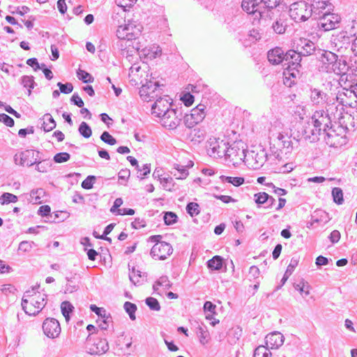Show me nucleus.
<instances>
[{
  "instance_id": "29",
  "label": "nucleus",
  "mask_w": 357,
  "mask_h": 357,
  "mask_svg": "<svg viewBox=\"0 0 357 357\" xmlns=\"http://www.w3.org/2000/svg\"><path fill=\"white\" fill-rule=\"evenodd\" d=\"M310 96L313 105H323L329 100L328 95L318 89H311Z\"/></svg>"
},
{
  "instance_id": "46",
  "label": "nucleus",
  "mask_w": 357,
  "mask_h": 357,
  "mask_svg": "<svg viewBox=\"0 0 357 357\" xmlns=\"http://www.w3.org/2000/svg\"><path fill=\"white\" fill-rule=\"evenodd\" d=\"M61 312L63 317L66 318V321H68L70 319V313L74 309V307L69 301H63L61 305Z\"/></svg>"
},
{
  "instance_id": "60",
  "label": "nucleus",
  "mask_w": 357,
  "mask_h": 357,
  "mask_svg": "<svg viewBox=\"0 0 357 357\" xmlns=\"http://www.w3.org/2000/svg\"><path fill=\"white\" fill-rule=\"evenodd\" d=\"M70 155L66 152L56 153L54 156V161L56 163H62L69 160Z\"/></svg>"
},
{
  "instance_id": "52",
  "label": "nucleus",
  "mask_w": 357,
  "mask_h": 357,
  "mask_svg": "<svg viewBox=\"0 0 357 357\" xmlns=\"http://www.w3.org/2000/svg\"><path fill=\"white\" fill-rule=\"evenodd\" d=\"M128 40L126 38H119L113 43L112 47L114 50L124 51L127 47Z\"/></svg>"
},
{
  "instance_id": "19",
  "label": "nucleus",
  "mask_w": 357,
  "mask_h": 357,
  "mask_svg": "<svg viewBox=\"0 0 357 357\" xmlns=\"http://www.w3.org/2000/svg\"><path fill=\"white\" fill-rule=\"evenodd\" d=\"M296 49L302 56L316 55L318 51L316 45L306 38H299L296 43Z\"/></svg>"
},
{
  "instance_id": "28",
  "label": "nucleus",
  "mask_w": 357,
  "mask_h": 357,
  "mask_svg": "<svg viewBox=\"0 0 357 357\" xmlns=\"http://www.w3.org/2000/svg\"><path fill=\"white\" fill-rule=\"evenodd\" d=\"M286 58L284 61L288 63V66H291L294 68H301V56L297 50H290L285 53Z\"/></svg>"
},
{
  "instance_id": "42",
  "label": "nucleus",
  "mask_w": 357,
  "mask_h": 357,
  "mask_svg": "<svg viewBox=\"0 0 357 357\" xmlns=\"http://www.w3.org/2000/svg\"><path fill=\"white\" fill-rule=\"evenodd\" d=\"M36 169L42 173L47 172L52 166V163L50 161H47L45 160H42L41 158L38 160H37V162L35 164Z\"/></svg>"
},
{
  "instance_id": "61",
  "label": "nucleus",
  "mask_w": 357,
  "mask_h": 357,
  "mask_svg": "<svg viewBox=\"0 0 357 357\" xmlns=\"http://www.w3.org/2000/svg\"><path fill=\"white\" fill-rule=\"evenodd\" d=\"M187 212L192 216H195L199 214V205L195 202H190L186 206Z\"/></svg>"
},
{
  "instance_id": "40",
  "label": "nucleus",
  "mask_w": 357,
  "mask_h": 357,
  "mask_svg": "<svg viewBox=\"0 0 357 357\" xmlns=\"http://www.w3.org/2000/svg\"><path fill=\"white\" fill-rule=\"evenodd\" d=\"M21 84L24 88L28 89V95L31 93V89L34 87V79L33 76L24 75L21 77Z\"/></svg>"
},
{
  "instance_id": "50",
  "label": "nucleus",
  "mask_w": 357,
  "mask_h": 357,
  "mask_svg": "<svg viewBox=\"0 0 357 357\" xmlns=\"http://www.w3.org/2000/svg\"><path fill=\"white\" fill-rule=\"evenodd\" d=\"M333 201L337 204H342L344 202L343 192L340 188H334L332 190Z\"/></svg>"
},
{
  "instance_id": "3",
  "label": "nucleus",
  "mask_w": 357,
  "mask_h": 357,
  "mask_svg": "<svg viewBox=\"0 0 357 357\" xmlns=\"http://www.w3.org/2000/svg\"><path fill=\"white\" fill-rule=\"evenodd\" d=\"M289 16L295 22H305L310 17H314V13L308 2L296 1L290 5Z\"/></svg>"
},
{
  "instance_id": "7",
  "label": "nucleus",
  "mask_w": 357,
  "mask_h": 357,
  "mask_svg": "<svg viewBox=\"0 0 357 357\" xmlns=\"http://www.w3.org/2000/svg\"><path fill=\"white\" fill-rule=\"evenodd\" d=\"M160 85L158 81L150 79L144 84L139 89V96L144 101H151L158 98L160 92Z\"/></svg>"
},
{
  "instance_id": "10",
  "label": "nucleus",
  "mask_w": 357,
  "mask_h": 357,
  "mask_svg": "<svg viewBox=\"0 0 357 357\" xmlns=\"http://www.w3.org/2000/svg\"><path fill=\"white\" fill-rule=\"evenodd\" d=\"M40 151L34 150H25L16 153L14 155V161L15 164L21 166L31 167L37 162V160L40 159Z\"/></svg>"
},
{
  "instance_id": "53",
  "label": "nucleus",
  "mask_w": 357,
  "mask_h": 357,
  "mask_svg": "<svg viewBox=\"0 0 357 357\" xmlns=\"http://www.w3.org/2000/svg\"><path fill=\"white\" fill-rule=\"evenodd\" d=\"M299 68H294L291 66H288V67L284 71V76H288L292 79H296V77L299 75Z\"/></svg>"
},
{
  "instance_id": "18",
  "label": "nucleus",
  "mask_w": 357,
  "mask_h": 357,
  "mask_svg": "<svg viewBox=\"0 0 357 357\" xmlns=\"http://www.w3.org/2000/svg\"><path fill=\"white\" fill-rule=\"evenodd\" d=\"M43 330L49 338H56L61 333L59 322L54 318H47L43 321Z\"/></svg>"
},
{
  "instance_id": "63",
  "label": "nucleus",
  "mask_w": 357,
  "mask_h": 357,
  "mask_svg": "<svg viewBox=\"0 0 357 357\" xmlns=\"http://www.w3.org/2000/svg\"><path fill=\"white\" fill-rule=\"evenodd\" d=\"M90 309L92 312H95L100 319L105 318L108 316L106 310L102 307H98L96 305H91Z\"/></svg>"
},
{
  "instance_id": "20",
  "label": "nucleus",
  "mask_w": 357,
  "mask_h": 357,
  "mask_svg": "<svg viewBox=\"0 0 357 357\" xmlns=\"http://www.w3.org/2000/svg\"><path fill=\"white\" fill-rule=\"evenodd\" d=\"M289 27V18L285 13H280L271 24V29L276 34L285 33Z\"/></svg>"
},
{
  "instance_id": "43",
  "label": "nucleus",
  "mask_w": 357,
  "mask_h": 357,
  "mask_svg": "<svg viewBox=\"0 0 357 357\" xmlns=\"http://www.w3.org/2000/svg\"><path fill=\"white\" fill-rule=\"evenodd\" d=\"M220 178L222 182H227L229 183H231L236 187L240 186L244 183V178L243 177H231L221 176Z\"/></svg>"
},
{
  "instance_id": "14",
  "label": "nucleus",
  "mask_w": 357,
  "mask_h": 357,
  "mask_svg": "<svg viewBox=\"0 0 357 357\" xmlns=\"http://www.w3.org/2000/svg\"><path fill=\"white\" fill-rule=\"evenodd\" d=\"M172 100L167 96L162 98L159 96L155 99V102L151 107L152 114L159 119L165 114L167 111L170 110Z\"/></svg>"
},
{
  "instance_id": "16",
  "label": "nucleus",
  "mask_w": 357,
  "mask_h": 357,
  "mask_svg": "<svg viewBox=\"0 0 357 357\" xmlns=\"http://www.w3.org/2000/svg\"><path fill=\"white\" fill-rule=\"evenodd\" d=\"M173 248L172 245L167 242L155 243L151 250V255L153 258L159 260H164L168 256L172 254Z\"/></svg>"
},
{
  "instance_id": "64",
  "label": "nucleus",
  "mask_w": 357,
  "mask_h": 357,
  "mask_svg": "<svg viewBox=\"0 0 357 357\" xmlns=\"http://www.w3.org/2000/svg\"><path fill=\"white\" fill-rule=\"evenodd\" d=\"M0 122L3 123L8 127H13L14 126L13 119L4 113L0 114Z\"/></svg>"
},
{
  "instance_id": "56",
  "label": "nucleus",
  "mask_w": 357,
  "mask_h": 357,
  "mask_svg": "<svg viewBox=\"0 0 357 357\" xmlns=\"http://www.w3.org/2000/svg\"><path fill=\"white\" fill-rule=\"evenodd\" d=\"M100 138L102 142L109 145H114L116 144V139L107 131H104Z\"/></svg>"
},
{
  "instance_id": "21",
  "label": "nucleus",
  "mask_w": 357,
  "mask_h": 357,
  "mask_svg": "<svg viewBox=\"0 0 357 357\" xmlns=\"http://www.w3.org/2000/svg\"><path fill=\"white\" fill-rule=\"evenodd\" d=\"M354 66L349 67L346 61V58L344 56H336V61H334L333 65L331 66V68L328 73H334L338 75H344L348 72L349 69H352Z\"/></svg>"
},
{
  "instance_id": "47",
  "label": "nucleus",
  "mask_w": 357,
  "mask_h": 357,
  "mask_svg": "<svg viewBox=\"0 0 357 357\" xmlns=\"http://www.w3.org/2000/svg\"><path fill=\"white\" fill-rule=\"evenodd\" d=\"M78 131L84 138H89L92 135L91 127L86 123L82 122L79 126Z\"/></svg>"
},
{
  "instance_id": "39",
  "label": "nucleus",
  "mask_w": 357,
  "mask_h": 357,
  "mask_svg": "<svg viewBox=\"0 0 357 357\" xmlns=\"http://www.w3.org/2000/svg\"><path fill=\"white\" fill-rule=\"evenodd\" d=\"M45 195V190L43 188H38L36 190H32L30 192V197L31 198V202L35 204H40L43 201V197Z\"/></svg>"
},
{
  "instance_id": "32",
  "label": "nucleus",
  "mask_w": 357,
  "mask_h": 357,
  "mask_svg": "<svg viewBox=\"0 0 357 357\" xmlns=\"http://www.w3.org/2000/svg\"><path fill=\"white\" fill-rule=\"evenodd\" d=\"M298 259H296L295 257L291 258L290 263H289V266H287V268L281 280V282H280L281 284L280 286H278L277 287V289H279L280 288H281V287H282L285 284V282H287V280H288L289 276L294 272V268L298 266Z\"/></svg>"
},
{
  "instance_id": "30",
  "label": "nucleus",
  "mask_w": 357,
  "mask_h": 357,
  "mask_svg": "<svg viewBox=\"0 0 357 357\" xmlns=\"http://www.w3.org/2000/svg\"><path fill=\"white\" fill-rule=\"evenodd\" d=\"M206 106L202 104L198 105L196 107L191 110L190 116V119H194V122L200 123L206 116Z\"/></svg>"
},
{
  "instance_id": "33",
  "label": "nucleus",
  "mask_w": 357,
  "mask_h": 357,
  "mask_svg": "<svg viewBox=\"0 0 357 357\" xmlns=\"http://www.w3.org/2000/svg\"><path fill=\"white\" fill-rule=\"evenodd\" d=\"M43 123L41 128L45 132L52 130L56 126L54 119L50 114H45L43 117Z\"/></svg>"
},
{
  "instance_id": "45",
  "label": "nucleus",
  "mask_w": 357,
  "mask_h": 357,
  "mask_svg": "<svg viewBox=\"0 0 357 357\" xmlns=\"http://www.w3.org/2000/svg\"><path fill=\"white\" fill-rule=\"evenodd\" d=\"M17 202V197L9 192H4L0 197V204H8L10 203H15Z\"/></svg>"
},
{
  "instance_id": "1",
  "label": "nucleus",
  "mask_w": 357,
  "mask_h": 357,
  "mask_svg": "<svg viewBox=\"0 0 357 357\" xmlns=\"http://www.w3.org/2000/svg\"><path fill=\"white\" fill-rule=\"evenodd\" d=\"M39 286L25 291L22 298V307L24 312L30 316H36L47 304V295H36L35 290Z\"/></svg>"
},
{
  "instance_id": "12",
  "label": "nucleus",
  "mask_w": 357,
  "mask_h": 357,
  "mask_svg": "<svg viewBox=\"0 0 357 357\" xmlns=\"http://www.w3.org/2000/svg\"><path fill=\"white\" fill-rule=\"evenodd\" d=\"M141 33L140 27L130 23L119 26L116 30V36L119 38H126L128 41L137 38Z\"/></svg>"
},
{
  "instance_id": "38",
  "label": "nucleus",
  "mask_w": 357,
  "mask_h": 357,
  "mask_svg": "<svg viewBox=\"0 0 357 357\" xmlns=\"http://www.w3.org/2000/svg\"><path fill=\"white\" fill-rule=\"evenodd\" d=\"M349 95V93L344 91H338L335 96V98H333L332 101H335L337 104L342 105V107H344L349 105V103L347 101L346 98Z\"/></svg>"
},
{
  "instance_id": "62",
  "label": "nucleus",
  "mask_w": 357,
  "mask_h": 357,
  "mask_svg": "<svg viewBox=\"0 0 357 357\" xmlns=\"http://www.w3.org/2000/svg\"><path fill=\"white\" fill-rule=\"evenodd\" d=\"M57 86L59 88L60 92L68 94L73 91V86L71 83L63 84L61 82H58Z\"/></svg>"
},
{
  "instance_id": "25",
  "label": "nucleus",
  "mask_w": 357,
  "mask_h": 357,
  "mask_svg": "<svg viewBox=\"0 0 357 357\" xmlns=\"http://www.w3.org/2000/svg\"><path fill=\"white\" fill-rule=\"evenodd\" d=\"M252 162L250 165L255 169L261 168L268 160V155L265 149H260L259 151L251 152Z\"/></svg>"
},
{
  "instance_id": "15",
  "label": "nucleus",
  "mask_w": 357,
  "mask_h": 357,
  "mask_svg": "<svg viewBox=\"0 0 357 357\" xmlns=\"http://www.w3.org/2000/svg\"><path fill=\"white\" fill-rule=\"evenodd\" d=\"M262 0H243L242 9L248 14H252L256 18H262L264 11L261 10Z\"/></svg>"
},
{
  "instance_id": "4",
  "label": "nucleus",
  "mask_w": 357,
  "mask_h": 357,
  "mask_svg": "<svg viewBox=\"0 0 357 357\" xmlns=\"http://www.w3.org/2000/svg\"><path fill=\"white\" fill-rule=\"evenodd\" d=\"M245 153L246 149L243 143L235 142L228 146L225 158L231 162L234 167H238L244 161L246 157Z\"/></svg>"
},
{
  "instance_id": "22",
  "label": "nucleus",
  "mask_w": 357,
  "mask_h": 357,
  "mask_svg": "<svg viewBox=\"0 0 357 357\" xmlns=\"http://www.w3.org/2000/svg\"><path fill=\"white\" fill-rule=\"evenodd\" d=\"M284 341V335L278 331L271 333L265 337L266 347L271 349H278L283 344Z\"/></svg>"
},
{
  "instance_id": "49",
  "label": "nucleus",
  "mask_w": 357,
  "mask_h": 357,
  "mask_svg": "<svg viewBox=\"0 0 357 357\" xmlns=\"http://www.w3.org/2000/svg\"><path fill=\"white\" fill-rule=\"evenodd\" d=\"M77 77L84 83H91L93 82V77L91 74L84 70L79 69L77 72Z\"/></svg>"
},
{
  "instance_id": "59",
  "label": "nucleus",
  "mask_w": 357,
  "mask_h": 357,
  "mask_svg": "<svg viewBox=\"0 0 357 357\" xmlns=\"http://www.w3.org/2000/svg\"><path fill=\"white\" fill-rule=\"evenodd\" d=\"M96 180V177L95 176H88L82 182V187L84 189L89 190L93 188V183Z\"/></svg>"
},
{
  "instance_id": "27",
  "label": "nucleus",
  "mask_w": 357,
  "mask_h": 357,
  "mask_svg": "<svg viewBox=\"0 0 357 357\" xmlns=\"http://www.w3.org/2000/svg\"><path fill=\"white\" fill-rule=\"evenodd\" d=\"M326 113H328L331 118L340 119L342 117V114L344 112V107H342L335 102V101H332V100H328L326 102Z\"/></svg>"
},
{
  "instance_id": "54",
  "label": "nucleus",
  "mask_w": 357,
  "mask_h": 357,
  "mask_svg": "<svg viewBox=\"0 0 357 357\" xmlns=\"http://www.w3.org/2000/svg\"><path fill=\"white\" fill-rule=\"evenodd\" d=\"M146 304L151 310L159 311L160 305L158 300L153 297H149L145 301Z\"/></svg>"
},
{
  "instance_id": "2",
  "label": "nucleus",
  "mask_w": 357,
  "mask_h": 357,
  "mask_svg": "<svg viewBox=\"0 0 357 357\" xmlns=\"http://www.w3.org/2000/svg\"><path fill=\"white\" fill-rule=\"evenodd\" d=\"M347 130L346 127L337 124L331 125L326 132H323L324 139L331 147H340L347 142Z\"/></svg>"
},
{
  "instance_id": "9",
  "label": "nucleus",
  "mask_w": 357,
  "mask_h": 357,
  "mask_svg": "<svg viewBox=\"0 0 357 357\" xmlns=\"http://www.w3.org/2000/svg\"><path fill=\"white\" fill-rule=\"evenodd\" d=\"M87 352L92 355H102L109 350V344L106 338L92 340L91 335L86 338Z\"/></svg>"
},
{
  "instance_id": "57",
  "label": "nucleus",
  "mask_w": 357,
  "mask_h": 357,
  "mask_svg": "<svg viewBox=\"0 0 357 357\" xmlns=\"http://www.w3.org/2000/svg\"><path fill=\"white\" fill-rule=\"evenodd\" d=\"M254 197L255 203L258 205V206H259L261 204H265L266 202L267 201L268 194L264 192H261L255 194Z\"/></svg>"
},
{
  "instance_id": "55",
  "label": "nucleus",
  "mask_w": 357,
  "mask_h": 357,
  "mask_svg": "<svg viewBox=\"0 0 357 357\" xmlns=\"http://www.w3.org/2000/svg\"><path fill=\"white\" fill-rule=\"evenodd\" d=\"M35 246H36V245L33 241H24L20 243L18 250L23 252H28Z\"/></svg>"
},
{
  "instance_id": "23",
  "label": "nucleus",
  "mask_w": 357,
  "mask_h": 357,
  "mask_svg": "<svg viewBox=\"0 0 357 357\" xmlns=\"http://www.w3.org/2000/svg\"><path fill=\"white\" fill-rule=\"evenodd\" d=\"M194 163L191 160L188 161V164L185 165L174 163L170 172L176 179H185L189 174L188 169L192 167Z\"/></svg>"
},
{
  "instance_id": "58",
  "label": "nucleus",
  "mask_w": 357,
  "mask_h": 357,
  "mask_svg": "<svg viewBox=\"0 0 357 357\" xmlns=\"http://www.w3.org/2000/svg\"><path fill=\"white\" fill-rule=\"evenodd\" d=\"M155 285L163 286L165 289H169L172 287V284L168 279L167 276H162L159 278V280L155 282V284L153 285V289L155 290Z\"/></svg>"
},
{
  "instance_id": "51",
  "label": "nucleus",
  "mask_w": 357,
  "mask_h": 357,
  "mask_svg": "<svg viewBox=\"0 0 357 357\" xmlns=\"http://www.w3.org/2000/svg\"><path fill=\"white\" fill-rule=\"evenodd\" d=\"M163 219L166 225H172L177 222L178 217L175 213L168 211L165 213Z\"/></svg>"
},
{
  "instance_id": "48",
  "label": "nucleus",
  "mask_w": 357,
  "mask_h": 357,
  "mask_svg": "<svg viewBox=\"0 0 357 357\" xmlns=\"http://www.w3.org/2000/svg\"><path fill=\"white\" fill-rule=\"evenodd\" d=\"M123 307L126 312L129 314L131 320H135V312L137 310V305L130 302L126 301L124 303Z\"/></svg>"
},
{
  "instance_id": "37",
  "label": "nucleus",
  "mask_w": 357,
  "mask_h": 357,
  "mask_svg": "<svg viewBox=\"0 0 357 357\" xmlns=\"http://www.w3.org/2000/svg\"><path fill=\"white\" fill-rule=\"evenodd\" d=\"M207 266L211 270H220L222 267V258L220 256H214L207 261Z\"/></svg>"
},
{
  "instance_id": "5",
  "label": "nucleus",
  "mask_w": 357,
  "mask_h": 357,
  "mask_svg": "<svg viewBox=\"0 0 357 357\" xmlns=\"http://www.w3.org/2000/svg\"><path fill=\"white\" fill-rule=\"evenodd\" d=\"M321 15L315 17L318 19L317 26L324 31H328L338 27L341 17L337 14L331 13L328 9Z\"/></svg>"
},
{
  "instance_id": "11",
  "label": "nucleus",
  "mask_w": 357,
  "mask_h": 357,
  "mask_svg": "<svg viewBox=\"0 0 357 357\" xmlns=\"http://www.w3.org/2000/svg\"><path fill=\"white\" fill-rule=\"evenodd\" d=\"M311 119L315 127L319 128L323 132H326L331 125H333L330 114L323 109L316 111Z\"/></svg>"
},
{
  "instance_id": "13",
  "label": "nucleus",
  "mask_w": 357,
  "mask_h": 357,
  "mask_svg": "<svg viewBox=\"0 0 357 357\" xmlns=\"http://www.w3.org/2000/svg\"><path fill=\"white\" fill-rule=\"evenodd\" d=\"M337 54L335 53L318 49L316 52V57L321 63L320 68L323 72L328 73L334 61H336Z\"/></svg>"
},
{
  "instance_id": "44",
  "label": "nucleus",
  "mask_w": 357,
  "mask_h": 357,
  "mask_svg": "<svg viewBox=\"0 0 357 357\" xmlns=\"http://www.w3.org/2000/svg\"><path fill=\"white\" fill-rule=\"evenodd\" d=\"M280 3V0H262V4H261V10L266 12L269 11L273 8H275Z\"/></svg>"
},
{
  "instance_id": "35",
  "label": "nucleus",
  "mask_w": 357,
  "mask_h": 357,
  "mask_svg": "<svg viewBox=\"0 0 357 357\" xmlns=\"http://www.w3.org/2000/svg\"><path fill=\"white\" fill-rule=\"evenodd\" d=\"M216 305L211 301H206L204 304L203 310L206 313V319L207 320H212L213 316L216 314Z\"/></svg>"
},
{
  "instance_id": "24",
  "label": "nucleus",
  "mask_w": 357,
  "mask_h": 357,
  "mask_svg": "<svg viewBox=\"0 0 357 357\" xmlns=\"http://www.w3.org/2000/svg\"><path fill=\"white\" fill-rule=\"evenodd\" d=\"M312 9L314 13V17L321 15V13L326 9L328 10H333V5L331 3L330 0H307Z\"/></svg>"
},
{
  "instance_id": "8",
  "label": "nucleus",
  "mask_w": 357,
  "mask_h": 357,
  "mask_svg": "<svg viewBox=\"0 0 357 357\" xmlns=\"http://www.w3.org/2000/svg\"><path fill=\"white\" fill-rule=\"evenodd\" d=\"M229 143L220 139H210L208 142L207 152L213 158L225 157L228 149Z\"/></svg>"
},
{
  "instance_id": "41",
  "label": "nucleus",
  "mask_w": 357,
  "mask_h": 357,
  "mask_svg": "<svg viewBox=\"0 0 357 357\" xmlns=\"http://www.w3.org/2000/svg\"><path fill=\"white\" fill-rule=\"evenodd\" d=\"M269 349L266 346L259 345L255 349L253 357H271Z\"/></svg>"
},
{
  "instance_id": "31",
  "label": "nucleus",
  "mask_w": 357,
  "mask_h": 357,
  "mask_svg": "<svg viewBox=\"0 0 357 357\" xmlns=\"http://www.w3.org/2000/svg\"><path fill=\"white\" fill-rule=\"evenodd\" d=\"M162 54V50L159 46L153 45L149 47L144 48L140 53V55L144 56L145 58L152 60L158 56Z\"/></svg>"
},
{
  "instance_id": "17",
  "label": "nucleus",
  "mask_w": 357,
  "mask_h": 357,
  "mask_svg": "<svg viewBox=\"0 0 357 357\" xmlns=\"http://www.w3.org/2000/svg\"><path fill=\"white\" fill-rule=\"evenodd\" d=\"M321 135H323V132L319 128L315 127L312 121L307 122L302 131L303 139L310 143L317 142Z\"/></svg>"
},
{
  "instance_id": "34",
  "label": "nucleus",
  "mask_w": 357,
  "mask_h": 357,
  "mask_svg": "<svg viewBox=\"0 0 357 357\" xmlns=\"http://www.w3.org/2000/svg\"><path fill=\"white\" fill-rule=\"evenodd\" d=\"M197 333L202 344H204L208 342L210 335L205 325L203 324L199 325L197 328Z\"/></svg>"
},
{
  "instance_id": "36",
  "label": "nucleus",
  "mask_w": 357,
  "mask_h": 357,
  "mask_svg": "<svg viewBox=\"0 0 357 357\" xmlns=\"http://www.w3.org/2000/svg\"><path fill=\"white\" fill-rule=\"evenodd\" d=\"M278 139L281 142L283 149H286V153L291 152L293 145L289 137L282 133H279Z\"/></svg>"
},
{
  "instance_id": "6",
  "label": "nucleus",
  "mask_w": 357,
  "mask_h": 357,
  "mask_svg": "<svg viewBox=\"0 0 357 357\" xmlns=\"http://www.w3.org/2000/svg\"><path fill=\"white\" fill-rule=\"evenodd\" d=\"M157 121L162 127L168 130H175L183 119L182 113L176 109H171Z\"/></svg>"
},
{
  "instance_id": "26",
  "label": "nucleus",
  "mask_w": 357,
  "mask_h": 357,
  "mask_svg": "<svg viewBox=\"0 0 357 357\" xmlns=\"http://www.w3.org/2000/svg\"><path fill=\"white\" fill-rule=\"evenodd\" d=\"M267 58L268 61L273 65H278L284 61L286 56L281 47H276L268 52Z\"/></svg>"
}]
</instances>
